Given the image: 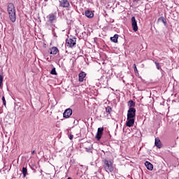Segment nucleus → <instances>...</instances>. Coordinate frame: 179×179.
<instances>
[{"label":"nucleus","mask_w":179,"mask_h":179,"mask_svg":"<svg viewBox=\"0 0 179 179\" xmlns=\"http://www.w3.org/2000/svg\"><path fill=\"white\" fill-rule=\"evenodd\" d=\"M7 10L10 22H12V23H15V22H16V10L15 9V5L13 3H8L7 6Z\"/></svg>","instance_id":"nucleus-1"},{"label":"nucleus","mask_w":179,"mask_h":179,"mask_svg":"<svg viewBox=\"0 0 179 179\" xmlns=\"http://www.w3.org/2000/svg\"><path fill=\"white\" fill-rule=\"evenodd\" d=\"M103 167L107 173H113L114 171V166H113V162L110 160H103Z\"/></svg>","instance_id":"nucleus-2"},{"label":"nucleus","mask_w":179,"mask_h":179,"mask_svg":"<svg viewBox=\"0 0 179 179\" xmlns=\"http://www.w3.org/2000/svg\"><path fill=\"white\" fill-rule=\"evenodd\" d=\"M48 19V23H55V22H57V13L49 14Z\"/></svg>","instance_id":"nucleus-3"},{"label":"nucleus","mask_w":179,"mask_h":179,"mask_svg":"<svg viewBox=\"0 0 179 179\" xmlns=\"http://www.w3.org/2000/svg\"><path fill=\"white\" fill-rule=\"evenodd\" d=\"M136 114V109L135 108H129L127 111V117L129 118H135Z\"/></svg>","instance_id":"nucleus-4"},{"label":"nucleus","mask_w":179,"mask_h":179,"mask_svg":"<svg viewBox=\"0 0 179 179\" xmlns=\"http://www.w3.org/2000/svg\"><path fill=\"white\" fill-rule=\"evenodd\" d=\"M104 131V127L98 128L96 135L95 136L96 139L100 141L101 139V136H103V132Z\"/></svg>","instance_id":"nucleus-5"},{"label":"nucleus","mask_w":179,"mask_h":179,"mask_svg":"<svg viewBox=\"0 0 179 179\" xmlns=\"http://www.w3.org/2000/svg\"><path fill=\"white\" fill-rule=\"evenodd\" d=\"M127 121L126 122L127 127L131 128V127H134V124H135V118L134 117H127Z\"/></svg>","instance_id":"nucleus-6"},{"label":"nucleus","mask_w":179,"mask_h":179,"mask_svg":"<svg viewBox=\"0 0 179 179\" xmlns=\"http://www.w3.org/2000/svg\"><path fill=\"white\" fill-rule=\"evenodd\" d=\"M131 27L134 31H136L138 30V22H136L135 17H131Z\"/></svg>","instance_id":"nucleus-7"},{"label":"nucleus","mask_w":179,"mask_h":179,"mask_svg":"<svg viewBox=\"0 0 179 179\" xmlns=\"http://www.w3.org/2000/svg\"><path fill=\"white\" fill-rule=\"evenodd\" d=\"M67 47H73V45H76V38H69L66 40Z\"/></svg>","instance_id":"nucleus-8"},{"label":"nucleus","mask_w":179,"mask_h":179,"mask_svg":"<svg viewBox=\"0 0 179 179\" xmlns=\"http://www.w3.org/2000/svg\"><path fill=\"white\" fill-rule=\"evenodd\" d=\"M59 6L62 8H69V1L68 0H59Z\"/></svg>","instance_id":"nucleus-9"},{"label":"nucleus","mask_w":179,"mask_h":179,"mask_svg":"<svg viewBox=\"0 0 179 179\" xmlns=\"http://www.w3.org/2000/svg\"><path fill=\"white\" fill-rule=\"evenodd\" d=\"M71 115H72V110L71 108L66 109L63 113L64 118H69Z\"/></svg>","instance_id":"nucleus-10"},{"label":"nucleus","mask_w":179,"mask_h":179,"mask_svg":"<svg viewBox=\"0 0 179 179\" xmlns=\"http://www.w3.org/2000/svg\"><path fill=\"white\" fill-rule=\"evenodd\" d=\"M85 15L86 16V17H88L89 19H92V17L94 16V14L93 13V12H92V10H87L85 11Z\"/></svg>","instance_id":"nucleus-11"},{"label":"nucleus","mask_w":179,"mask_h":179,"mask_svg":"<svg viewBox=\"0 0 179 179\" xmlns=\"http://www.w3.org/2000/svg\"><path fill=\"white\" fill-rule=\"evenodd\" d=\"M78 78H79V82H83V80H85V78H86V73L85 72L80 73Z\"/></svg>","instance_id":"nucleus-12"},{"label":"nucleus","mask_w":179,"mask_h":179,"mask_svg":"<svg viewBox=\"0 0 179 179\" xmlns=\"http://www.w3.org/2000/svg\"><path fill=\"white\" fill-rule=\"evenodd\" d=\"M145 166L147 167L148 170H150V171L153 170V164H152V163L147 161L145 162Z\"/></svg>","instance_id":"nucleus-13"},{"label":"nucleus","mask_w":179,"mask_h":179,"mask_svg":"<svg viewBox=\"0 0 179 179\" xmlns=\"http://www.w3.org/2000/svg\"><path fill=\"white\" fill-rule=\"evenodd\" d=\"M58 49L57 47H52L51 49H50V55H57V53L58 52Z\"/></svg>","instance_id":"nucleus-14"},{"label":"nucleus","mask_w":179,"mask_h":179,"mask_svg":"<svg viewBox=\"0 0 179 179\" xmlns=\"http://www.w3.org/2000/svg\"><path fill=\"white\" fill-rule=\"evenodd\" d=\"M110 41L118 43V34H115L113 37H110Z\"/></svg>","instance_id":"nucleus-15"},{"label":"nucleus","mask_w":179,"mask_h":179,"mask_svg":"<svg viewBox=\"0 0 179 179\" xmlns=\"http://www.w3.org/2000/svg\"><path fill=\"white\" fill-rule=\"evenodd\" d=\"M128 106L129 108H135L134 107H135V103L134 102V101L130 100L128 101Z\"/></svg>","instance_id":"nucleus-16"},{"label":"nucleus","mask_w":179,"mask_h":179,"mask_svg":"<svg viewBox=\"0 0 179 179\" xmlns=\"http://www.w3.org/2000/svg\"><path fill=\"white\" fill-rule=\"evenodd\" d=\"M160 143H161L160 139H159V138H155V146H157V148H159V149H160V148H161Z\"/></svg>","instance_id":"nucleus-17"},{"label":"nucleus","mask_w":179,"mask_h":179,"mask_svg":"<svg viewBox=\"0 0 179 179\" xmlns=\"http://www.w3.org/2000/svg\"><path fill=\"white\" fill-rule=\"evenodd\" d=\"M22 173L23 174V177H26V176H27V168L26 167H23L22 169Z\"/></svg>","instance_id":"nucleus-18"},{"label":"nucleus","mask_w":179,"mask_h":179,"mask_svg":"<svg viewBox=\"0 0 179 179\" xmlns=\"http://www.w3.org/2000/svg\"><path fill=\"white\" fill-rule=\"evenodd\" d=\"M2 83H3V76L0 74V87H2Z\"/></svg>","instance_id":"nucleus-19"},{"label":"nucleus","mask_w":179,"mask_h":179,"mask_svg":"<svg viewBox=\"0 0 179 179\" xmlns=\"http://www.w3.org/2000/svg\"><path fill=\"white\" fill-rule=\"evenodd\" d=\"M51 75H57V71L55 69V67H54L53 69H52L51 71H50Z\"/></svg>","instance_id":"nucleus-20"},{"label":"nucleus","mask_w":179,"mask_h":179,"mask_svg":"<svg viewBox=\"0 0 179 179\" xmlns=\"http://www.w3.org/2000/svg\"><path fill=\"white\" fill-rule=\"evenodd\" d=\"M112 108H111V107H110V106H107L106 108V113H108L109 114L111 113V111H112Z\"/></svg>","instance_id":"nucleus-21"},{"label":"nucleus","mask_w":179,"mask_h":179,"mask_svg":"<svg viewBox=\"0 0 179 179\" xmlns=\"http://www.w3.org/2000/svg\"><path fill=\"white\" fill-rule=\"evenodd\" d=\"M1 100L3 101V106H6V100H5V96H2Z\"/></svg>","instance_id":"nucleus-22"},{"label":"nucleus","mask_w":179,"mask_h":179,"mask_svg":"<svg viewBox=\"0 0 179 179\" xmlns=\"http://www.w3.org/2000/svg\"><path fill=\"white\" fill-rule=\"evenodd\" d=\"M155 65L157 67V69L160 70V64H159V62H155Z\"/></svg>","instance_id":"nucleus-23"},{"label":"nucleus","mask_w":179,"mask_h":179,"mask_svg":"<svg viewBox=\"0 0 179 179\" xmlns=\"http://www.w3.org/2000/svg\"><path fill=\"white\" fill-rule=\"evenodd\" d=\"M159 20H162V23H164V24H166V20H164V17L159 18Z\"/></svg>","instance_id":"nucleus-24"},{"label":"nucleus","mask_w":179,"mask_h":179,"mask_svg":"<svg viewBox=\"0 0 179 179\" xmlns=\"http://www.w3.org/2000/svg\"><path fill=\"white\" fill-rule=\"evenodd\" d=\"M69 139H71V141H72L73 139V135H70Z\"/></svg>","instance_id":"nucleus-25"},{"label":"nucleus","mask_w":179,"mask_h":179,"mask_svg":"<svg viewBox=\"0 0 179 179\" xmlns=\"http://www.w3.org/2000/svg\"><path fill=\"white\" fill-rule=\"evenodd\" d=\"M134 71L138 72V69H136V65L134 64Z\"/></svg>","instance_id":"nucleus-26"},{"label":"nucleus","mask_w":179,"mask_h":179,"mask_svg":"<svg viewBox=\"0 0 179 179\" xmlns=\"http://www.w3.org/2000/svg\"><path fill=\"white\" fill-rule=\"evenodd\" d=\"M47 26H48V29H49V30L51 29V28L50 27V24H48V22L46 23Z\"/></svg>","instance_id":"nucleus-27"},{"label":"nucleus","mask_w":179,"mask_h":179,"mask_svg":"<svg viewBox=\"0 0 179 179\" xmlns=\"http://www.w3.org/2000/svg\"><path fill=\"white\" fill-rule=\"evenodd\" d=\"M31 155H34V150L31 152Z\"/></svg>","instance_id":"nucleus-28"},{"label":"nucleus","mask_w":179,"mask_h":179,"mask_svg":"<svg viewBox=\"0 0 179 179\" xmlns=\"http://www.w3.org/2000/svg\"><path fill=\"white\" fill-rule=\"evenodd\" d=\"M52 26H53L54 27H55V24H52Z\"/></svg>","instance_id":"nucleus-29"},{"label":"nucleus","mask_w":179,"mask_h":179,"mask_svg":"<svg viewBox=\"0 0 179 179\" xmlns=\"http://www.w3.org/2000/svg\"><path fill=\"white\" fill-rule=\"evenodd\" d=\"M52 33H54V29H52Z\"/></svg>","instance_id":"nucleus-30"}]
</instances>
